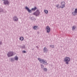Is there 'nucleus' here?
I'll return each mask as SVG.
<instances>
[{
    "instance_id": "obj_1",
    "label": "nucleus",
    "mask_w": 77,
    "mask_h": 77,
    "mask_svg": "<svg viewBox=\"0 0 77 77\" xmlns=\"http://www.w3.org/2000/svg\"><path fill=\"white\" fill-rule=\"evenodd\" d=\"M70 58L69 57H65V58L64 61L66 62V64H69V62L70 60Z\"/></svg>"
},
{
    "instance_id": "obj_2",
    "label": "nucleus",
    "mask_w": 77,
    "mask_h": 77,
    "mask_svg": "<svg viewBox=\"0 0 77 77\" xmlns=\"http://www.w3.org/2000/svg\"><path fill=\"white\" fill-rule=\"evenodd\" d=\"M14 52L13 51H9L8 52L7 55L8 56V57H11V56H14Z\"/></svg>"
},
{
    "instance_id": "obj_3",
    "label": "nucleus",
    "mask_w": 77,
    "mask_h": 77,
    "mask_svg": "<svg viewBox=\"0 0 77 77\" xmlns=\"http://www.w3.org/2000/svg\"><path fill=\"white\" fill-rule=\"evenodd\" d=\"M38 59L39 61L41 62V63L43 62V64H45V65H47V63L46 61H44V60H42V59H41V58H38Z\"/></svg>"
},
{
    "instance_id": "obj_4",
    "label": "nucleus",
    "mask_w": 77,
    "mask_h": 77,
    "mask_svg": "<svg viewBox=\"0 0 77 77\" xmlns=\"http://www.w3.org/2000/svg\"><path fill=\"white\" fill-rule=\"evenodd\" d=\"M46 29L48 33H49L51 31V29L48 26L46 27Z\"/></svg>"
},
{
    "instance_id": "obj_5",
    "label": "nucleus",
    "mask_w": 77,
    "mask_h": 77,
    "mask_svg": "<svg viewBox=\"0 0 77 77\" xmlns=\"http://www.w3.org/2000/svg\"><path fill=\"white\" fill-rule=\"evenodd\" d=\"M40 14V12L38 10H37L35 12H34V13H33V14L36 15V16H37L38 15H39Z\"/></svg>"
},
{
    "instance_id": "obj_6",
    "label": "nucleus",
    "mask_w": 77,
    "mask_h": 77,
    "mask_svg": "<svg viewBox=\"0 0 77 77\" xmlns=\"http://www.w3.org/2000/svg\"><path fill=\"white\" fill-rule=\"evenodd\" d=\"M13 20L14 21H18V17H17V16H14L13 17Z\"/></svg>"
},
{
    "instance_id": "obj_7",
    "label": "nucleus",
    "mask_w": 77,
    "mask_h": 77,
    "mask_svg": "<svg viewBox=\"0 0 77 77\" xmlns=\"http://www.w3.org/2000/svg\"><path fill=\"white\" fill-rule=\"evenodd\" d=\"M65 2H61V8H64V7H65Z\"/></svg>"
},
{
    "instance_id": "obj_8",
    "label": "nucleus",
    "mask_w": 77,
    "mask_h": 77,
    "mask_svg": "<svg viewBox=\"0 0 77 77\" xmlns=\"http://www.w3.org/2000/svg\"><path fill=\"white\" fill-rule=\"evenodd\" d=\"M4 3L5 5H8L9 4V2L7 0L4 1Z\"/></svg>"
},
{
    "instance_id": "obj_9",
    "label": "nucleus",
    "mask_w": 77,
    "mask_h": 77,
    "mask_svg": "<svg viewBox=\"0 0 77 77\" xmlns=\"http://www.w3.org/2000/svg\"><path fill=\"white\" fill-rule=\"evenodd\" d=\"M77 13V10H75L74 12H72V14L73 15H76Z\"/></svg>"
},
{
    "instance_id": "obj_10",
    "label": "nucleus",
    "mask_w": 77,
    "mask_h": 77,
    "mask_svg": "<svg viewBox=\"0 0 77 77\" xmlns=\"http://www.w3.org/2000/svg\"><path fill=\"white\" fill-rule=\"evenodd\" d=\"M14 59L15 60H16V61H18V57L16 56H15Z\"/></svg>"
},
{
    "instance_id": "obj_11",
    "label": "nucleus",
    "mask_w": 77,
    "mask_h": 77,
    "mask_svg": "<svg viewBox=\"0 0 77 77\" xmlns=\"http://www.w3.org/2000/svg\"><path fill=\"white\" fill-rule=\"evenodd\" d=\"M43 51L44 52H47V51H48L47 50L46 47H44L43 49Z\"/></svg>"
},
{
    "instance_id": "obj_12",
    "label": "nucleus",
    "mask_w": 77,
    "mask_h": 77,
    "mask_svg": "<svg viewBox=\"0 0 77 77\" xmlns=\"http://www.w3.org/2000/svg\"><path fill=\"white\" fill-rule=\"evenodd\" d=\"M0 12H3L4 13H6V11L5 10H0Z\"/></svg>"
},
{
    "instance_id": "obj_13",
    "label": "nucleus",
    "mask_w": 77,
    "mask_h": 77,
    "mask_svg": "<svg viewBox=\"0 0 77 77\" xmlns=\"http://www.w3.org/2000/svg\"><path fill=\"white\" fill-rule=\"evenodd\" d=\"M11 62H14V61H15V60L14 59V58H12L11 59Z\"/></svg>"
},
{
    "instance_id": "obj_14",
    "label": "nucleus",
    "mask_w": 77,
    "mask_h": 77,
    "mask_svg": "<svg viewBox=\"0 0 77 77\" xmlns=\"http://www.w3.org/2000/svg\"><path fill=\"white\" fill-rule=\"evenodd\" d=\"M38 27V26H35L33 27V28L34 29H37Z\"/></svg>"
},
{
    "instance_id": "obj_15",
    "label": "nucleus",
    "mask_w": 77,
    "mask_h": 77,
    "mask_svg": "<svg viewBox=\"0 0 77 77\" xmlns=\"http://www.w3.org/2000/svg\"><path fill=\"white\" fill-rule=\"evenodd\" d=\"M20 39L21 40V41H23L24 39V38L23 37H20Z\"/></svg>"
},
{
    "instance_id": "obj_16",
    "label": "nucleus",
    "mask_w": 77,
    "mask_h": 77,
    "mask_svg": "<svg viewBox=\"0 0 77 77\" xmlns=\"http://www.w3.org/2000/svg\"><path fill=\"white\" fill-rule=\"evenodd\" d=\"M72 30H74L76 28V27L75 26H73V27H72Z\"/></svg>"
},
{
    "instance_id": "obj_17",
    "label": "nucleus",
    "mask_w": 77,
    "mask_h": 77,
    "mask_svg": "<svg viewBox=\"0 0 77 77\" xmlns=\"http://www.w3.org/2000/svg\"><path fill=\"white\" fill-rule=\"evenodd\" d=\"M44 70L45 71V72H47V69L46 68H44Z\"/></svg>"
},
{
    "instance_id": "obj_18",
    "label": "nucleus",
    "mask_w": 77,
    "mask_h": 77,
    "mask_svg": "<svg viewBox=\"0 0 77 77\" xmlns=\"http://www.w3.org/2000/svg\"><path fill=\"white\" fill-rule=\"evenodd\" d=\"M45 12L46 14H48V11L47 10H45Z\"/></svg>"
},
{
    "instance_id": "obj_19",
    "label": "nucleus",
    "mask_w": 77,
    "mask_h": 77,
    "mask_svg": "<svg viewBox=\"0 0 77 77\" xmlns=\"http://www.w3.org/2000/svg\"><path fill=\"white\" fill-rule=\"evenodd\" d=\"M57 8H61V7L59 5H57Z\"/></svg>"
},
{
    "instance_id": "obj_20",
    "label": "nucleus",
    "mask_w": 77,
    "mask_h": 77,
    "mask_svg": "<svg viewBox=\"0 0 77 77\" xmlns=\"http://www.w3.org/2000/svg\"><path fill=\"white\" fill-rule=\"evenodd\" d=\"M37 9V8L36 7H35L34 8H32V10H36Z\"/></svg>"
},
{
    "instance_id": "obj_21",
    "label": "nucleus",
    "mask_w": 77,
    "mask_h": 77,
    "mask_svg": "<svg viewBox=\"0 0 77 77\" xmlns=\"http://www.w3.org/2000/svg\"><path fill=\"white\" fill-rule=\"evenodd\" d=\"M25 8L27 10H29V8H28L27 6Z\"/></svg>"
},
{
    "instance_id": "obj_22",
    "label": "nucleus",
    "mask_w": 77,
    "mask_h": 77,
    "mask_svg": "<svg viewBox=\"0 0 77 77\" xmlns=\"http://www.w3.org/2000/svg\"><path fill=\"white\" fill-rule=\"evenodd\" d=\"M27 11L29 12H32L31 10H27Z\"/></svg>"
},
{
    "instance_id": "obj_23",
    "label": "nucleus",
    "mask_w": 77,
    "mask_h": 77,
    "mask_svg": "<svg viewBox=\"0 0 77 77\" xmlns=\"http://www.w3.org/2000/svg\"><path fill=\"white\" fill-rule=\"evenodd\" d=\"M0 45H2V42L0 41Z\"/></svg>"
},
{
    "instance_id": "obj_24",
    "label": "nucleus",
    "mask_w": 77,
    "mask_h": 77,
    "mask_svg": "<svg viewBox=\"0 0 77 77\" xmlns=\"http://www.w3.org/2000/svg\"><path fill=\"white\" fill-rule=\"evenodd\" d=\"M51 47H52V48H53L54 47V45H50Z\"/></svg>"
},
{
    "instance_id": "obj_25",
    "label": "nucleus",
    "mask_w": 77,
    "mask_h": 77,
    "mask_svg": "<svg viewBox=\"0 0 77 77\" xmlns=\"http://www.w3.org/2000/svg\"><path fill=\"white\" fill-rule=\"evenodd\" d=\"M23 53H26V51H23Z\"/></svg>"
},
{
    "instance_id": "obj_26",
    "label": "nucleus",
    "mask_w": 77,
    "mask_h": 77,
    "mask_svg": "<svg viewBox=\"0 0 77 77\" xmlns=\"http://www.w3.org/2000/svg\"><path fill=\"white\" fill-rule=\"evenodd\" d=\"M44 67V66H43V65H42V67Z\"/></svg>"
},
{
    "instance_id": "obj_27",
    "label": "nucleus",
    "mask_w": 77,
    "mask_h": 77,
    "mask_svg": "<svg viewBox=\"0 0 77 77\" xmlns=\"http://www.w3.org/2000/svg\"><path fill=\"white\" fill-rule=\"evenodd\" d=\"M75 10H77V9H75Z\"/></svg>"
},
{
    "instance_id": "obj_28",
    "label": "nucleus",
    "mask_w": 77,
    "mask_h": 77,
    "mask_svg": "<svg viewBox=\"0 0 77 77\" xmlns=\"http://www.w3.org/2000/svg\"><path fill=\"white\" fill-rule=\"evenodd\" d=\"M3 1H4V0H3Z\"/></svg>"
}]
</instances>
